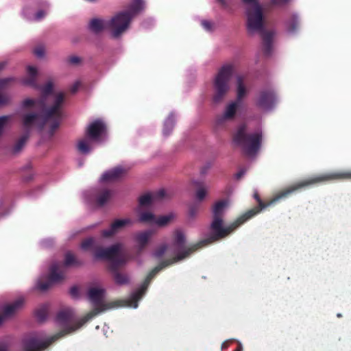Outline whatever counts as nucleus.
Here are the masks:
<instances>
[{
	"mask_svg": "<svg viewBox=\"0 0 351 351\" xmlns=\"http://www.w3.org/2000/svg\"><path fill=\"white\" fill-rule=\"evenodd\" d=\"M132 224V221L130 218L116 219L111 223L109 229L101 231V236L105 238L111 237L122 230L125 227L131 226Z\"/></svg>",
	"mask_w": 351,
	"mask_h": 351,
	"instance_id": "nucleus-16",
	"label": "nucleus"
},
{
	"mask_svg": "<svg viewBox=\"0 0 351 351\" xmlns=\"http://www.w3.org/2000/svg\"><path fill=\"white\" fill-rule=\"evenodd\" d=\"M24 303L25 299L23 297H20L12 303L4 306L2 310V313H0V324L5 319L14 315L15 313L23 306Z\"/></svg>",
	"mask_w": 351,
	"mask_h": 351,
	"instance_id": "nucleus-17",
	"label": "nucleus"
},
{
	"mask_svg": "<svg viewBox=\"0 0 351 351\" xmlns=\"http://www.w3.org/2000/svg\"><path fill=\"white\" fill-rule=\"evenodd\" d=\"M120 244H114L107 248L98 247L95 249L94 256L97 259L110 261V264L109 266H112L114 263H117V265H124L127 262V259L120 254Z\"/></svg>",
	"mask_w": 351,
	"mask_h": 351,
	"instance_id": "nucleus-12",
	"label": "nucleus"
},
{
	"mask_svg": "<svg viewBox=\"0 0 351 351\" xmlns=\"http://www.w3.org/2000/svg\"><path fill=\"white\" fill-rule=\"evenodd\" d=\"M340 180H351V170L326 172L297 182L278 192L267 204L263 202L259 195L257 193H255L254 196L258 203V206L250 209V210L256 212L254 214L255 216L262 209L266 208L267 206L275 204L281 199H285L293 193L304 188L321 182Z\"/></svg>",
	"mask_w": 351,
	"mask_h": 351,
	"instance_id": "nucleus-1",
	"label": "nucleus"
},
{
	"mask_svg": "<svg viewBox=\"0 0 351 351\" xmlns=\"http://www.w3.org/2000/svg\"><path fill=\"white\" fill-rule=\"evenodd\" d=\"M233 71L232 64H224L219 69L213 81V100L215 103H220L228 93Z\"/></svg>",
	"mask_w": 351,
	"mask_h": 351,
	"instance_id": "nucleus-10",
	"label": "nucleus"
},
{
	"mask_svg": "<svg viewBox=\"0 0 351 351\" xmlns=\"http://www.w3.org/2000/svg\"><path fill=\"white\" fill-rule=\"evenodd\" d=\"M299 26V20L296 15H292L287 22V30L290 33H293Z\"/></svg>",
	"mask_w": 351,
	"mask_h": 351,
	"instance_id": "nucleus-34",
	"label": "nucleus"
},
{
	"mask_svg": "<svg viewBox=\"0 0 351 351\" xmlns=\"http://www.w3.org/2000/svg\"><path fill=\"white\" fill-rule=\"evenodd\" d=\"M155 219V215L149 212L142 213L139 217V221L145 223H154Z\"/></svg>",
	"mask_w": 351,
	"mask_h": 351,
	"instance_id": "nucleus-36",
	"label": "nucleus"
},
{
	"mask_svg": "<svg viewBox=\"0 0 351 351\" xmlns=\"http://www.w3.org/2000/svg\"><path fill=\"white\" fill-rule=\"evenodd\" d=\"M245 173V170L244 169H241L240 170L239 172L237 173L236 174V178L237 179H240Z\"/></svg>",
	"mask_w": 351,
	"mask_h": 351,
	"instance_id": "nucleus-50",
	"label": "nucleus"
},
{
	"mask_svg": "<svg viewBox=\"0 0 351 351\" xmlns=\"http://www.w3.org/2000/svg\"><path fill=\"white\" fill-rule=\"evenodd\" d=\"M167 249H168V245L167 244H162L156 249V250L153 253V256L156 258L160 259L163 257V256L166 253Z\"/></svg>",
	"mask_w": 351,
	"mask_h": 351,
	"instance_id": "nucleus-37",
	"label": "nucleus"
},
{
	"mask_svg": "<svg viewBox=\"0 0 351 351\" xmlns=\"http://www.w3.org/2000/svg\"><path fill=\"white\" fill-rule=\"evenodd\" d=\"M36 106L40 110L48 108L49 106H45V99L40 97L37 99H26L22 102V107L23 108H31Z\"/></svg>",
	"mask_w": 351,
	"mask_h": 351,
	"instance_id": "nucleus-22",
	"label": "nucleus"
},
{
	"mask_svg": "<svg viewBox=\"0 0 351 351\" xmlns=\"http://www.w3.org/2000/svg\"><path fill=\"white\" fill-rule=\"evenodd\" d=\"M64 278V271L60 268V264L53 263L49 268L48 279L46 281L38 280L34 287V289L40 291L48 290L53 283L60 282Z\"/></svg>",
	"mask_w": 351,
	"mask_h": 351,
	"instance_id": "nucleus-13",
	"label": "nucleus"
},
{
	"mask_svg": "<svg viewBox=\"0 0 351 351\" xmlns=\"http://www.w3.org/2000/svg\"><path fill=\"white\" fill-rule=\"evenodd\" d=\"M80 86V82H75L70 88V92L71 93H75L79 88Z\"/></svg>",
	"mask_w": 351,
	"mask_h": 351,
	"instance_id": "nucleus-47",
	"label": "nucleus"
},
{
	"mask_svg": "<svg viewBox=\"0 0 351 351\" xmlns=\"http://www.w3.org/2000/svg\"><path fill=\"white\" fill-rule=\"evenodd\" d=\"M5 64V62H0V71L4 69ZM11 80L12 78L0 79V89L3 88Z\"/></svg>",
	"mask_w": 351,
	"mask_h": 351,
	"instance_id": "nucleus-40",
	"label": "nucleus"
},
{
	"mask_svg": "<svg viewBox=\"0 0 351 351\" xmlns=\"http://www.w3.org/2000/svg\"><path fill=\"white\" fill-rule=\"evenodd\" d=\"M81 248L84 250H93L94 252H95V249L97 247H95V240L93 238L90 237L86 239L81 243Z\"/></svg>",
	"mask_w": 351,
	"mask_h": 351,
	"instance_id": "nucleus-35",
	"label": "nucleus"
},
{
	"mask_svg": "<svg viewBox=\"0 0 351 351\" xmlns=\"http://www.w3.org/2000/svg\"><path fill=\"white\" fill-rule=\"evenodd\" d=\"M69 293H70V295H71L73 298H78V296H79V289H78V288H77L76 286H73V287H72L70 289Z\"/></svg>",
	"mask_w": 351,
	"mask_h": 351,
	"instance_id": "nucleus-46",
	"label": "nucleus"
},
{
	"mask_svg": "<svg viewBox=\"0 0 351 351\" xmlns=\"http://www.w3.org/2000/svg\"><path fill=\"white\" fill-rule=\"evenodd\" d=\"M234 351H243V347L241 343H239L237 348Z\"/></svg>",
	"mask_w": 351,
	"mask_h": 351,
	"instance_id": "nucleus-52",
	"label": "nucleus"
},
{
	"mask_svg": "<svg viewBox=\"0 0 351 351\" xmlns=\"http://www.w3.org/2000/svg\"><path fill=\"white\" fill-rule=\"evenodd\" d=\"M48 306L43 304L37 308L35 311V315L39 322H43L47 316Z\"/></svg>",
	"mask_w": 351,
	"mask_h": 351,
	"instance_id": "nucleus-33",
	"label": "nucleus"
},
{
	"mask_svg": "<svg viewBox=\"0 0 351 351\" xmlns=\"http://www.w3.org/2000/svg\"><path fill=\"white\" fill-rule=\"evenodd\" d=\"M90 29L94 33H99L106 28H108V21L104 22L103 20L93 19L89 23Z\"/></svg>",
	"mask_w": 351,
	"mask_h": 351,
	"instance_id": "nucleus-26",
	"label": "nucleus"
},
{
	"mask_svg": "<svg viewBox=\"0 0 351 351\" xmlns=\"http://www.w3.org/2000/svg\"><path fill=\"white\" fill-rule=\"evenodd\" d=\"M122 265H117L114 263L112 266H109V269L111 271L113 279L116 284L119 285H126L129 283L130 278L127 274L121 273L119 271Z\"/></svg>",
	"mask_w": 351,
	"mask_h": 351,
	"instance_id": "nucleus-19",
	"label": "nucleus"
},
{
	"mask_svg": "<svg viewBox=\"0 0 351 351\" xmlns=\"http://www.w3.org/2000/svg\"><path fill=\"white\" fill-rule=\"evenodd\" d=\"M239 103L236 101L232 102L229 104L226 107L225 112L221 117V119H218V121H221V120H230L232 119L235 114L238 108Z\"/></svg>",
	"mask_w": 351,
	"mask_h": 351,
	"instance_id": "nucleus-24",
	"label": "nucleus"
},
{
	"mask_svg": "<svg viewBox=\"0 0 351 351\" xmlns=\"http://www.w3.org/2000/svg\"><path fill=\"white\" fill-rule=\"evenodd\" d=\"M10 102V97L5 94L0 93V107L8 104Z\"/></svg>",
	"mask_w": 351,
	"mask_h": 351,
	"instance_id": "nucleus-42",
	"label": "nucleus"
},
{
	"mask_svg": "<svg viewBox=\"0 0 351 351\" xmlns=\"http://www.w3.org/2000/svg\"><path fill=\"white\" fill-rule=\"evenodd\" d=\"M247 93L246 88L243 84V77L239 76L237 77V101L240 103L242 99L245 96Z\"/></svg>",
	"mask_w": 351,
	"mask_h": 351,
	"instance_id": "nucleus-29",
	"label": "nucleus"
},
{
	"mask_svg": "<svg viewBox=\"0 0 351 351\" xmlns=\"http://www.w3.org/2000/svg\"><path fill=\"white\" fill-rule=\"evenodd\" d=\"M34 53L36 57L39 58H43L45 56L44 46L42 45L36 46L34 49Z\"/></svg>",
	"mask_w": 351,
	"mask_h": 351,
	"instance_id": "nucleus-41",
	"label": "nucleus"
},
{
	"mask_svg": "<svg viewBox=\"0 0 351 351\" xmlns=\"http://www.w3.org/2000/svg\"><path fill=\"white\" fill-rule=\"evenodd\" d=\"M242 1L249 5H252L253 3L258 2L256 0H242Z\"/></svg>",
	"mask_w": 351,
	"mask_h": 351,
	"instance_id": "nucleus-51",
	"label": "nucleus"
},
{
	"mask_svg": "<svg viewBox=\"0 0 351 351\" xmlns=\"http://www.w3.org/2000/svg\"><path fill=\"white\" fill-rule=\"evenodd\" d=\"M53 91V84L51 82L47 83L42 88L43 95L41 97L45 99V104L47 101V97L49 94Z\"/></svg>",
	"mask_w": 351,
	"mask_h": 351,
	"instance_id": "nucleus-38",
	"label": "nucleus"
},
{
	"mask_svg": "<svg viewBox=\"0 0 351 351\" xmlns=\"http://www.w3.org/2000/svg\"><path fill=\"white\" fill-rule=\"evenodd\" d=\"M228 347V343L227 342H224L223 343L222 346H221V349H225Z\"/></svg>",
	"mask_w": 351,
	"mask_h": 351,
	"instance_id": "nucleus-55",
	"label": "nucleus"
},
{
	"mask_svg": "<svg viewBox=\"0 0 351 351\" xmlns=\"http://www.w3.org/2000/svg\"><path fill=\"white\" fill-rule=\"evenodd\" d=\"M28 138V134H23L21 136L13 145L12 152L14 154L19 153L25 146Z\"/></svg>",
	"mask_w": 351,
	"mask_h": 351,
	"instance_id": "nucleus-28",
	"label": "nucleus"
},
{
	"mask_svg": "<svg viewBox=\"0 0 351 351\" xmlns=\"http://www.w3.org/2000/svg\"><path fill=\"white\" fill-rule=\"evenodd\" d=\"M65 95L64 93H59L54 95L53 99L48 108L40 110V113L31 112L23 115L22 123L26 129H29L34 125L43 129L45 125H49V133L53 135L64 118V103Z\"/></svg>",
	"mask_w": 351,
	"mask_h": 351,
	"instance_id": "nucleus-2",
	"label": "nucleus"
},
{
	"mask_svg": "<svg viewBox=\"0 0 351 351\" xmlns=\"http://www.w3.org/2000/svg\"><path fill=\"white\" fill-rule=\"evenodd\" d=\"M206 195V191L204 188H199L196 193V197L199 201L204 199Z\"/></svg>",
	"mask_w": 351,
	"mask_h": 351,
	"instance_id": "nucleus-43",
	"label": "nucleus"
},
{
	"mask_svg": "<svg viewBox=\"0 0 351 351\" xmlns=\"http://www.w3.org/2000/svg\"><path fill=\"white\" fill-rule=\"evenodd\" d=\"M186 243V237L184 234L181 230H176L174 232V241L173 245L176 247L177 250H182L180 253L184 252L187 247H184ZM191 246H189L190 247ZM189 248V247H188ZM180 254V252H179ZM178 254V253L177 254Z\"/></svg>",
	"mask_w": 351,
	"mask_h": 351,
	"instance_id": "nucleus-25",
	"label": "nucleus"
},
{
	"mask_svg": "<svg viewBox=\"0 0 351 351\" xmlns=\"http://www.w3.org/2000/svg\"><path fill=\"white\" fill-rule=\"evenodd\" d=\"M287 1H288V0H274L273 3L276 4V3H278L279 2L286 3Z\"/></svg>",
	"mask_w": 351,
	"mask_h": 351,
	"instance_id": "nucleus-54",
	"label": "nucleus"
},
{
	"mask_svg": "<svg viewBox=\"0 0 351 351\" xmlns=\"http://www.w3.org/2000/svg\"><path fill=\"white\" fill-rule=\"evenodd\" d=\"M171 220V217L168 215L160 216L158 218H156L154 223L159 226H164L167 225Z\"/></svg>",
	"mask_w": 351,
	"mask_h": 351,
	"instance_id": "nucleus-39",
	"label": "nucleus"
},
{
	"mask_svg": "<svg viewBox=\"0 0 351 351\" xmlns=\"http://www.w3.org/2000/svg\"><path fill=\"white\" fill-rule=\"evenodd\" d=\"M276 101V95L274 90L265 88L260 90L256 99V105L263 110H270L275 106Z\"/></svg>",
	"mask_w": 351,
	"mask_h": 351,
	"instance_id": "nucleus-14",
	"label": "nucleus"
},
{
	"mask_svg": "<svg viewBox=\"0 0 351 351\" xmlns=\"http://www.w3.org/2000/svg\"><path fill=\"white\" fill-rule=\"evenodd\" d=\"M27 73L29 76L24 80V84L32 86H36V68L33 66H29L27 67Z\"/></svg>",
	"mask_w": 351,
	"mask_h": 351,
	"instance_id": "nucleus-27",
	"label": "nucleus"
},
{
	"mask_svg": "<svg viewBox=\"0 0 351 351\" xmlns=\"http://www.w3.org/2000/svg\"><path fill=\"white\" fill-rule=\"evenodd\" d=\"M152 234L153 232L152 230H146L136 234L135 239L138 244V251L139 252L145 249Z\"/></svg>",
	"mask_w": 351,
	"mask_h": 351,
	"instance_id": "nucleus-21",
	"label": "nucleus"
},
{
	"mask_svg": "<svg viewBox=\"0 0 351 351\" xmlns=\"http://www.w3.org/2000/svg\"><path fill=\"white\" fill-rule=\"evenodd\" d=\"M22 344L24 351H43L46 349V345L39 343V339L33 335L23 339ZM0 351H9L8 346L1 343Z\"/></svg>",
	"mask_w": 351,
	"mask_h": 351,
	"instance_id": "nucleus-15",
	"label": "nucleus"
},
{
	"mask_svg": "<svg viewBox=\"0 0 351 351\" xmlns=\"http://www.w3.org/2000/svg\"><path fill=\"white\" fill-rule=\"evenodd\" d=\"M195 212H196V209L195 208L191 207L190 208V214H191V215H192V216L194 215L195 214Z\"/></svg>",
	"mask_w": 351,
	"mask_h": 351,
	"instance_id": "nucleus-53",
	"label": "nucleus"
},
{
	"mask_svg": "<svg viewBox=\"0 0 351 351\" xmlns=\"http://www.w3.org/2000/svg\"><path fill=\"white\" fill-rule=\"evenodd\" d=\"M46 15V12L43 10H39L36 12L35 18L37 21L42 19Z\"/></svg>",
	"mask_w": 351,
	"mask_h": 351,
	"instance_id": "nucleus-49",
	"label": "nucleus"
},
{
	"mask_svg": "<svg viewBox=\"0 0 351 351\" xmlns=\"http://www.w3.org/2000/svg\"><path fill=\"white\" fill-rule=\"evenodd\" d=\"M106 132V126L101 119H96L86 128L84 138L79 140L77 148L82 154H88L93 143L99 142Z\"/></svg>",
	"mask_w": 351,
	"mask_h": 351,
	"instance_id": "nucleus-9",
	"label": "nucleus"
},
{
	"mask_svg": "<svg viewBox=\"0 0 351 351\" xmlns=\"http://www.w3.org/2000/svg\"><path fill=\"white\" fill-rule=\"evenodd\" d=\"M143 8V0H133L127 10L118 12L108 21V29L110 30L112 36L117 38L125 32L133 17Z\"/></svg>",
	"mask_w": 351,
	"mask_h": 351,
	"instance_id": "nucleus-5",
	"label": "nucleus"
},
{
	"mask_svg": "<svg viewBox=\"0 0 351 351\" xmlns=\"http://www.w3.org/2000/svg\"><path fill=\"white\" fill-rule=\"evenodd\" d=\"M175 125V117L173 114H169L164 123L163 134L165 136L170 134Z\"/></svg>",
	"mask_w": 351,
	"mask_h": 351,
	"instance_id": "nucleus-31",
	"label": "nucleus"
},
{
	"mask_svg": "<svg viewBox=\"0 0 351 351\" xmlns=\"http://www.w3.org/2000/svg\"><path fill=\"white\" fill-rule=\"evenodd\" d=\"M227 206L228 202L225 199L216 202L213 207V218H219L223 219L225 208Z\"/></svg>",
	"mask_w": 351,
	"mask_h": 351,
	"instance_id": "nucleus-23",
	"label": "nucleus"
},
{
	"mask_svg": "<svg viewBox=\"0 0 351 351\" xmlns=\"http://www.w3.org/2000/svg\"><path fill=\"white\" fill-rule=\"evenodd\" d=\"M127 173V170L122 167H117L106 171L101 176L103 182H114L123 178Z\"/></svg>",
	"mask_w": 351,
	"mask_h": 351,
	"instance_id": "nucleus-18",
	"label": "nucleus"
},
{
	"mask_svg": "<svg viewBox=\"0 0 351 351\" xmlns=\"http://www.w3.org/2000/svg\"><path fill=\"white\" fill-rule=\"evenodd\" d=\"M111 196V191L108 189L102 191L97 196V202L98 205H104L110 199Z\"/></svg>",
	"mask_w": 351,
	"mask_h": 351,
	"instance_id": "nucleus-32",
	"label": "nucleus"
},
{
	"mask_svg": "<svg viewBox=\"0 0 351 351\" xmlns=\"http://www.w3.org/2000/svg\"><path fill=\"white\" fill-rule=\"evenodd\" d=\"M64 265L66 267L71 265L81 266L83 265V262L77 260L73 254L69 252L65 254Z\"/></svg>",
	"mask_w": 351,
	"mask_h": 351,
	"instance_id": "nucleus-30",
	"label": "nucleus"
},
{
	"mask_svg": "<svg viewBox=\"0 0 351 351\" xmlns=\"http://www.w3.org/2000/svg\"><path fill=\"white\" fill-rule=\"evenodd\" d=\"M246 28L248 34L259 32L261 35L265 56H269L271 53L272 39L274 32L265 28V16L263 8L258 2L248 5L245 10Z\"/></svg>",
	"mask_w": 351,
	"mask_h": 351,
	"instance_id": "nucleus-4",
	"label": "nucleus"
},
{
	"mask_svg": "<svg viewBox=\"0 0 351 351\" xmlns=\"http://www.w3.org/2000/svg\"><path fill=\"white\" fill-rule=\"evenodd\" d=\"M262 138L261 132L247 133L246 125L243 124L238 128L233 135L232 140L237 145L242 149L245 155L253 156L261 148Z\"/></svg>",
	"mask_w": 351,
	"mask_h": 351,
	"instance_id": "nucleus-6",
	"label": "nucleus"
},
{
	"mask_svg": "<svg viewBox=\"0 0 351 351\" xmlns=\"http://www.w3.org/2000/svg\"><path fill=\"white\" fill-rule=\"evenodd\" d=\"M255 213L256 212L253 210H247L228 226H224L223 219L213 218L210 225V234L208 237L193 244L190 247L186 249L185 251L190 256L197 250L225 238L241 225L253 217Z\"/></svg>",
	"mask_w": 351,
	"mask_h": 351,
	"instance_id": "nucleus-3",
	"label": "nucleus"
},
{
	"mask_svg": "<svg viewBox=\"0 0 351 351\" xmlns=\"http://www.w3.org/2000/svg\"><path fill=\"white\" fill-rule=\"evenodd\" d=\"M165 191L163 189L159 190L153 195L145 194L139 197V204L141 206H149L154 199H160L165 197Z\"/></svg>",
	"mask_w": 351,
	"mask_h": 351,
	"instance_id": "nucleus-20",
	"label": "nucleus"
},
{
	"mask_svg": "<svg viewBox=\"0 0 351 351\" xmlns=\"http://www.w3.org/2000/svg\"><path fill=\"white\" fill-rule=\"evenodd\" d=\"M211 163H207L204 167H202L200 170V173L202 175H204L207 173V171L210 169Z\"/></svg>",
	"mask_w": 351,
	"mask_h": 351,
	"instance_id": "nucleus-48",
	"label": "nucleus"
},
{
	"mask_svg": "<svg viewBox=\"0 0 351 351\" xmlns=\"http://www.w3.org/2000/svg\"><path fill=\"white\" fill-rule=\"evenodd\" d=\"M56 321L62 327H63V329L57 334L51 337L47 341H43L39 339V343L45 344L46 348L60 338L72 333L80 328L82 326H78L83 321V317L77 321L75 319L74 311L71 308H66L58 313Z\"/></svg>",
	"mask_w": 351,
	"mask_h": 351,
	"instance_id": "nucleus-7",
	"label": "nucleus"
},
{
	"mask_svg": "<svg viewBox=\"0 0 351 351\" xmlns=\"http://www.w3.org/2000/svg\"><path fill=\"white\" fill-rule=\"evenodd\" d=\"M222 5H226V1L225 0H217Z\"/></svg>",
	"mask_w": 351,
	"mask_h": 351,
	"instance_id": "nucleus-56",
	"label": "nucleus"
},
{
	"mask_svg": "<svg viewBox=\"0 0 351 351\" xmlns=\"http://www.w3.org/2000/svg\"><path fill=\"white\" fill-rule=\"evenodd\" d=\"M202 27L207 31H212L213 29V24L207 20H203L201 22Z\"/></svg>",
	"mask_w": 351,
	"mask_h": 351,
	"instance_id": "nucleus-45",
	"label": "nucleus"
},
{
	"mask_svg": "<svg viewBox=\"0 0 351 351\" xmlns=\"http://www.w3.org/2000/svg\"><path fill=\"white\" fill-rule=\"evenodd\" d=\"M189 257L187 252L184 250L182 253L176 254L174 257L161 261L157 266L152 269L146 276L141 286L132 294V302L136 303L145 293L149 285L156 275L165 267L173 265V263L181 261Z\"/></svg>",
	"mask_w": 351,
	"mask_h": 351,
	"instance_id": "nucleus-11",
	"label": "nucleus"
},
{
	"mask_svg": "<svg viewBox=\"0 0 351 351\" xmlns=\"http://www.w3.org/2000/svg\"><path fill=\"white\" fill-rule=\"evenodd\" d=\"M82 61V59L76 56H71L68 58V62L73 65H77L80 64Z\"/></svg>",
	"mask_w": 351,
	"mask_h": 351,
	"instance_id": "nucleus-44",
	"label": "nucleus"
},
{
	"mask_svg": "<svg viewBox=\"0 0 351 351\" xmlns=\"http://www.w3.org/2000/svg\"><path fill=\"white\" fill-rule=\"evenodd\" d=\"M104 293L105 291L103 289L93 287L88 290V299L93 304V308L83 317V321L79 324L78 326H82L88 321L93 319L101 313L122 306V304L119 301L108 303L105 302L104 301Z\"/></svg>",
	"mask_w": 351,
	"mask_h": 351,
	"instance_id": "nucleus-8",
	"label": "nucleus"
}]
</instances>
